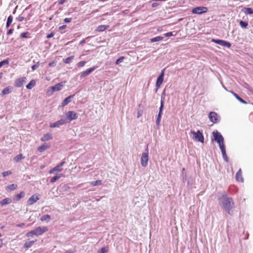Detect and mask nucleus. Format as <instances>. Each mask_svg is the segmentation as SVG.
<instances>
[{"label":"nucleus","instance_id":"f257e3e1","mask_svg":"<svg viewBox=\"0 0 253 253\" xmlns=\"http://www.w3.org/2000/svg\"><path fill=\"white\" fill-rule=\"evenodd\" d=\"M219 204L220 206L228 214L232 215V209L234 206V203L232 198H229L226 194H223L218 198Z\"/></svg>","mask_w":253,"mask_h":253},{"label":"nucleus","instance_id":"f03ea898","mask_svg":"<svg viewBox=\"0 0 253 253\" xmlns=\"http://www.w3.org/2000/svg\"><path fill=\"white\" fill-rule=\"evenodd\" d=\"M48 228L46 227H38L33 230L26 233V236L27 237H32L33 235L37 236H40L47 231Z\"/></svg>","mask_w":253,"mask_h":253},{"label":"nucleus","instance_id":"7ed1b4c3","mask_svg":"<svg viewBox=\"0 0 253 253\" xmlns=\"http://www.w3.org/2000/svg\"><path fill=\"white\" fill-rule=\"evenodd\" d=\"M148 155V147L147 145L145 149V151L142 154L141 157V165L142 167L145 168L148 165L149 160Z\"/></svg>","mask_w":253,"mask_h":253},{"label":"nucleus","instance_id":"20e7f679","mask_svg":"<svg viewBox=\"0 0 253 253\" xmlns=\"http://www.w3.org/2000/svg\"><path fill=\"white\" fill-rule=\"evenodd\" d=\"M210 121L213 124H217L220 122V117L215 112H211L208 115Z\"/></svg>","mask_w":253,"mask_h":253},{"label":"nucleus","instance_id":"39448f33","mask_svg":"<svg viewBox=\"0 0 253 253\" xmlns=\"http://www.w3.org/2000/svg\"><path fill=\"white\" fill-rule=\"evenodd\" d=\"M212 135L214 137V140L216 141L218 144L224 142L223 136L220 132H218V131H214L212 132Z\"/></svg>","mask_w":253,"mask_h":253},{"label":"nucleus","instance_id":"423d86ee","mask_svg":"<svg viewBox=\"0 0 253 253\" xmlns=\"http://www.w3.org/2000/svg\"><path fill=\"white\" fill-rule=\"evenodd\" d=\"M208 8L205 6L196 7L192 10V12L193 14H202L208 11Z\"/></svg>","mask_w":253,"mask_h":253},{"label":"nucleus","instance_id":"0eeeda50","mask_svg":"<svg viewBox=\"0 0 253 253\" xmlns=\"http://www.w3.org/2000/svg\"><path fill=\"white\" fill-rule=\"evenodd\" d=\"M66 116L68 120V123H70L71 121L77 119L78 115L74 111H69L66 113Z\"/></svg>","mask_w":253,"mask_h":253},{"label":"nucleus","instance_id":"6e6552de","mask_svg":"<svg viewBox=\"0 0 253 253\" xmlns=\"http://www.w3.org/2000/svg\"><path fill=\"white\" fill-rule=\"evenodd\" d=\"M212 42L220 45L226 47L227 48H230L231 46V44L229 42L226 41L219 39H212Z\"/></svg>","mask_w":253,"mask_h":253},{"label":"nucleus","instance_id":"1a4fd4ad","mask_svg":"<svg viewBox=\"0 0 253 253\" xmlns=\"http://www.w3.org/2000/svg\"><path fill=\"white\" fill-rule=\"evenodd\" d=\"M194 135V139L200 142L204 143V137L202 132L200 130H198L196 132L194 131L192 132Z\"/></svg>","mask_w":253,"mask_h":253},{"label":"nucleus","instance_id":"9d476101","mask_svg":"<svg viewBox=\"0 0 253 253\" xmlns=\"http://www.w3.org/2000/svg\"><path fill=\"white\" fill-rule=\"evenodd\" d=\"M164 69L162 71L160 75L158 76L156 83V87L157 89L160 88L161 85L162 84L164 81Z\"/></svg>","mask_w":253,"mask_h":253},{"label":"nucleus","instance_id":"9b49d317","mask_svg":"<svg viewBox=\"0 0 253 253\" xmlns=\"http://www.w3.org/2000/svg\"><path fill=\"white\" fill-rule=\"evenodd\" d=\"M67 122L66 121V120L64 119H61L60 120L54 122L53 123H51L49 125V126L51 128L53 127H58L61 126H62L66 124Z\"/></svg>","mask_w":253,"mask_h":253},{"label":"nucleus","instance_id":"f8f14e48","mask_svg":"<svg viewBox=\"0 0 253 253\" xmlns=\"http://www.w3.org/2000/svg\"><path fill=\"white\" fill-rule=\"evenodd\" d=\"M26 78L22 77L16 79L14 83V86L17 87H21L24 83L26 82Z\"/></svg>","mask_w":253,"mask_h":253},{"label":"nucleus","instance_id":"ddd939ff","mask_svg":"<svg viewBox=\"0 0 253 253\" xmlns=\"http://www.w3.org/2000/svg\"><path fill=\"white\" fill-rule=\"evenodd\" d=\"M65 82H60L58 84H56L55 85L51 86L50 88L52 92H55L61 90L64 86Z\"/></svg>","mask_w":253,"mask_h":253},{"label":"nucleus","instance_id":"4468645a","mask_svg":"<svg viewBox=\"0 0 253 253\" xmlns=\"http://www.w3.org/2000/svg\"><path fill=\"white\" fill-rule=\"evenodd\" d=\"M96 68H97V66H94L93 67L87 69L84 72H83L82 73H81V76H80L81 78H83L84 77L88 75L91 72L94 71Z\"/></svg>","mask_w":253,"mask_h":253},{"label":"nucleus","instance_id":"2eb2a0df","mask_svg":"<svg viewBox=\"0 0 253 253\" xmlns=\"http://www.w3.org/2000/svg\"><path fill=\"white\" fill-rule=\"evenodd\" d=\"M39 200V198L37 195H33L28 199L27 203L29 205H32Z\"/></svg>","mask_w":253,"mask_h":253},{"label":"nucleus","instance_id":"dca6fc26","mask_svg":"<svg viewBox=\"0 0 253 253\" xmlns=\"http://www.w3.org/2000/svg\"><path fill=\"white\" fill-rule=\"evenodd\" d=\"M12 89L13 88L11 86H7L2 90L0 95L2 96L3 95L9 94L12 92Z\"/></svg>","mask_w":253,"mask_h":253},{"label":"nucleus","instance_id":"f3484780","mask_svg":"<svg viewBox=\"0 0 253 253\" xmlns=\"http://www.w3.org/2000/svg\"><path fill=\"white\" fill-rule=\"evenodd\" d=\"M12 199L10 198H6L0 201V206L3 207L11 203Z\"/></svg>","mask_w":253,"mask_h":253},{"label":"nucleus","instance_id":"a211bd4d","mask_svg":"<svg viewBox=\"0 0 253 253\" xmlns=\"http://www.w3.org/2000/svg\"><path fill=\"white\" fill-rule=\"evenodd\" d=\"M49 147L50 145L46 143H44L38 148V150L40 152H42L47 149L49 148Z\"/></svg>","mask_w":253,"mask_h":253},{"label":"nucleus","instance_id":"6ab92c4d","mask_svg":"<svg viewBox=\"0 0 253 253\" xmlns=\"http://www.w3.org/2000/svg\"><path fill=\"white\" fill-rule=\"evenodd\" d=\"M74 97V95H70L68 97H66L62 102L61 106L62 107H64L67 105L68 103H69L71 101V99Z\"/></svg>","mask_w":253,"mask_h":253},{"label":"nucleus","instance_id":"aec40b11","mask_svg":"<svg viewBox=\"0 0 253 253\" xmlns=\"http://www.w3.org/2000/svg\"><path fill=\"white\" fill-rule=\"evenodd\" d=\"M52 139V136L51 134L48 133H46L41 138V140L42 141H46Z\"/></svg>","mask_w":253,"mask_h":253},{"label":"nucleus","instance_id":"412c9836","mask_svg":"<svg viewBox=\"0 0 253 253\" xmlns=\"http://www.w3.org/2000/svg\"><path fill=\"white\" fill-rule=\"evenodd\" d=\"M25 196V193L24 191H22L19 194H18L17 195H16L14 198H13V200L16 201H19L21 198L24 197V196Z\"/></svg>","mask_w":253,"mask_h":253},{"label":"nucleus","instance_id":"4be33fe9","mask_svg":"<svg viewBox=\"0 0 253 253\" xmlns=\"http://www.w3.org/2000/svg\"><path fill=\"white\" fill-rule=\"evenodd\" d=\"M109 27V25H99L97 26L96 31L98 32H101L104 31Z\"/></svg>","mask_w":253,"mask_h":253},{"label":"nucleus","instance_id":"5701e85b","mask_svg":"<svg viewBox=\"0 0 253 253\" xmlns=\"http://www.w3.org/2000/svg\"><path fill=\"white\" fill-rule=\"evenodd\" d=\"M236 179L239 182H243V178L242 176V171L240 169L236 174Z\"/></svg>","mask_w":253,"mask_h":253},{"label":"nucleus","instance_id":"b1692460","mask_svg":"<svg viewBox=\"0 0 253 253\" xmlns=\"http://www.w3.org/2000/svg\"><path fill=\"white\" fill-rule=\"evenodd\" d=\"M36 241H37V240H35L34 241H27L24 243V244L23 245V247L26 249L30 248L32 247L33 244Z\"/></svg>","mask_w":253,"mask_h":253},{"label":"nucleus","instance_id":"393cba45","mask_svg":"<svg viewBox=\"0 0 253 253\" xmlns=\"http://www.w3.org/2000/svg\"><path fill=\"white\" fill-rule=\"evenodd\" d=\"M232 94L236 97V98L239 100L240 102L243 103V104H247V102L243 99L242 98H241L237 94L235 93L233 91L231 92Z\"/></svg>","mask_w":253,"mask_h":253},{"label":"nucleus","instance_id":"a878e982","mask_svg":"<svg viewBox=\"0 0 253 253\" xmlns=\"http://www.w3.org/2000/svg\"><path fill=\"white\" fill-rule=\"evenodd\" d=\"M243 11L246 14H253V9L250 7H245L243 10Z\"/></svg>","mask_w":253,"mask_h":253},{"label":"nucleus","instance_id":"bb28decb","mask_svg":"<svg viewBox=\"0 0 253 253\" xmlns=\"http://www.w3.org/2000/svg\"><path fill=\"white\" fill-rule=\"evenodd\" d=\"M65 163V161H62L54 167V168L56 169L57 172H61L62 170L61 167Z\"/></svg>","mask_w":253,"mask_h":253},{"label":"nucleus","instance_id":"cd10ccee","mask_svg":"<svg viewBox=\"0 0 253 253\" xmlns=\"http://www.w3.org/2000/svg\"><path fill=\"white\" fill-rule=\"evenodd\" d=\"M17 187V185L15 184H12L8 185L5 187L6 190H9L10 191L14 190Z\"/></svg>","mask_w":253,"mask_h":253},{"label":"nucleus","instance_id":"c85d7f7f","mask_svg":"<svg viewBox=\"0 0 253 253\" xmlns=\"http://www.w3.org/2000/svg\"><path fill=\"white\" fill-rule=\"evenodd\" d=\"M35 81L33 80L28 84L26 85V88L28 89H31L35 85Z\"/></svg>","mask_w":253,"mask_h":253},{"label":"nucleus","instance_id":"c756f323","mask_svg":"<svg viewBox=\"0 0 253 253\" xmlns=\"http://www.w3.org/2000/svg\"><path fill=\"white\" fill-rule=\"evenodd\" d=\"M25 158V157L23 156L22 154H20L17 156H16L14 158V160L16 162H19V161H20L21 160H23Z\"/></svg>","mask_w":253,"mask_h":253},{"label":"nucleus","instance_id":"7c9ffc66","mask_svg":"<svg viewBox=\"0 0 253 253\" xmlns=\"http://www.w3.org/2000/svg\"><path fill=\"white\" fill-rule=\"evenodd\" d=\"M74 56H69V57L64 59L63 60V62L65 64H69L72 62V60L74 59Z\"/></svg>","mask_w":253,"mask_h":253},{"label":"nucleus","instance_id":"2f4dec72","mask_svg":"<svg viewBox=\"0 0 253 253\" xmlns=\"http://www.w3.org/2000/svg\"><path fill=\"white\" fill-rule=\"evenodd\" d=\"M50 216L48 214H45L42 216L41 218V220L42 221H46L47 222L49 221L50 220Z\"/></svg>","mask_w":253,"mask_h":253},{"label":"nucleus","instance_id":"473e14b6","mask_svg":"<svg viewBox=\"0 0 253 253\" xmlns=\"http://www.w3.org/2000/svg\"><path fill=\"white\" fill-rule=\"evenodd\" d=\"M13 20V16L12 15H9L7 18L6 24V27L8 28L10 24H11Z\"/></svg>","mask_w":253,"mask_h":253},{"label":"nucleus","instance_id":"72a5a7b5","mask_svg":"<svg viewBox=\"0 0 253 253\" xmlns=\"http://www.w3.org/2000/svg\"><path fill=\"white\" fill-rule=\"evenodd\" d=\"M30 34L29 32L22 33L20 35V37L22 38L29 39L30 38Z\"/></svg>","mask_w":253,"mask_h":253},{"label":"nucleus","instance_id":"f704fd0d","mask_svg":"<svg viewBox=\"0 0 253 253\" xmlns=\"http://www.w3.org/2000/svg\"><path fill=\"white\" fill-rule=\"evenodd\" d=\"M239 25L242 28H246L248 25V22L241 20L239 22Z\"/></svg>","mask_w":253,"mask_h":253},{"label":"nucleus","instance_id":"c9c22d12","mask_svg":"<svg viewBox=\"0 0 253 253\" xmlns=\"http://www.w3.org/2000/svg\"><path fill=\"white\" fill-rule=\"evenodd\" d=\"M102 184L101 180H97L96 181H93L90 182V184L92 186H95L98 185H101Z\"/></svg>","mask_w":253,"mask_h":253},{"label":"nucleus","instance_id":"e433bc0d","mask_svg":"<svg viewBox=\"0 0 253 253\" xmlns=\"http://www.w3.org/2000/svg\"><path fill=\"white\" fill-rule=\"evenodd\" d=\"M163 37L161 36H158L151 39V42H156L158 41H162L163 40Z\"/></svg>","mask_w":253,"mask_h":253},{"label":"nucleus","instance_id":"4c0bfd02","mask_svg":"<svg viewBox=\"0 0 253 253\" xmlns=\"http://www.w3.org/2000/svg\"><path fill=\"white\" fill-rule=\"evenodd\" d=\"M9 60L8 59H5L0 62V68L3 65H7L9 64Z\"/></svg>","mask_w":253,"mask_h":253},{"label":"nucleus","instance_id":"58836bf2","mask_svg":"<svg viewBox=\"0 0 253 253\" xmlns=\"http://www.w3.org/2000/svg\"><path fill=\"white\" fill-rule=\"evenodd\" d=\"M61 177L60 175H56L52 177L50 180V182L53 183L55 182L57 180Z\"/></svg>","mask_w":253,"mask_h":253},{"label":"nucleus","instance_id":"ea45409f","mask_svg":"<svg viewBox=\"0 0 253 253\" xmlns=\"http://www.w3.org/2000/svg\"><path fill=\"white\" fill-rule=\"evenodd\" d=\"M162 114H160V113H158V116L157 118V120H156V125L157 126L160 125L161 120V117H162Z\"/></svg>","mask_w":253,"mask_h":253},{"label":"nucleus","instance_id":"a19ab883","mask_svg":"<svg viewBox=\"0 0 253 253\" xmlns=\"http://www.w3.org/2000/svg\"><path fill=\"white\" fill-rule=\"evenodd\" d=\"M242 85H243V86L244 87H245V88L248 89L249 90H252V87L250 86V85L248 84H247L246 82H244L243 84Z\"/></svg>","mask_w":253,"mask_h":253},{"label":"nucleus","instance_id":"79ce46f5","mask_svg":"<svg viewBox=\"0 0 253 253\" xmlns=\"http://www.w3.org/2000/svg\"><path fill=\"white\" fill-rule=\"evenodd\" d=\"M125 57L124 56H121L119 58H118L116 61V65H119L120 63H121V62H122L124 60V59H125Z\"/></svg>","mask_w":253,"mask_h":253},{"label":"nucleus","instance_id":"37998d69","mask_svg":"<svg viewBox=\"0 0 253 253\" xmlns=\"http://www.w3.org/2000/svg\"><path fill=\"white\" fill-rule=\"evenodd\" d=\"M11 174V172L10 170L4 171L1 173L2 176L4 177H5L9 175H10Z\"/></svg>","mask_w":253,"mask_h":253},{"label":"nucleus","instance_id":"c03bdc74","mask_svg":"<svg viewBox=\"0 0 253 253\" xmlns=\"http://www.w3.org/2000/svg\"><path fill=\"white\" fill-rule=\"evenodd\" d=\"M40 66V62H37L36 63V64H35V65H33L31 68H32V69L33 71H34L36 69H37Z\"/></svg>","mask_w":253,"mask_h":253},{"label":"nucleus","instance_id":"a18cd8bd","mask_svg":"<svg viewBox=\"0 0 253 253\" xmlns=\"http://www.w3.org/2000/svg\"><path fill=\"white\" fill-rule=\"evenodd\" d=\"M108 251L107 247L102 248L98 253H106Z\"/></svg>","mask_w":253,"mask_h":253},{"label":"nucleus","instance_id":"49530a36","mask_svg":"<svg viewBox=\"0 0 253 253\" xmlns=\"http://www.w3.org/2000/svg\"><path fill=\"white\" fill-rule=\"evenodd\" d=\"M222 157H223V159H224V160L226 162H228L229 160H228V158L226 155V153H222Z\"/></svg>","mask_w":253,"mask_h":253},{"label":"nucleus","instance_id":"de8ad7c7","mask_svg":"<svg viewBox=\"0 0 253 253\" xmlns=\"http://www.w3.org/2000/svg\"><path fill=\"white\" fill-rule=\"evenodd\" d=\"M22 14H23V13L16 18V20H18L19 22H21L24 19V17L22 16Z\"/></svg>","mask_w":253,"mask_h":253},{"label":"nucleus","instance_id":"09e8293b","mask_svg":"<svg viewBox=\"0 0 253 253\" xmlns=\"http://www.w3.org/2000/svg\"><path fill=\"white\" fill-rule=\"evenodd\" d=\"M164 103H163V102L161 103V105L159 108V113H160V114H162L163 110V108H164Z\"/></svg>","mask_w":253,"mask_h":253},{"label":"nucleus","instance_id":"8fccbe9b","mask_svg":"<svg viewBox=\"0 0 253 253\" xmlns=\"http://www.w3.org/2000/svg\"><path fill=\"white\" fill-rule=\"evenodd\" d=\"M85 63H86V62H85V61H80V62H79L77 64V66H78V67H82L84 66V65L85 64Z\"/></svg>","mask_w":253,"mask_h":253},{"label":"nucleus","instance_id":"3c124183","mask_svg":"<svg viewBox=\"0 0 253 253\" xmlns=\"http://www.w3.org/2000/svg\"><path fill=\"white\" fill-rule=\"evenodd\" d=\"M218 145H219V148L220 149V150H221L222 149L223 150V149H225V144H224V142H222L221 143H220Z\"/></svg>","mask_w":253,"mask_h":253},{"label":"nucleus","instance_id":"603ef678","mask_svg":"<svg viewBox=\"0 0 253 253\" xmlns=\"http://www.w3.org/2000/svg\"><path fill=\"white\" fill-rule=\"evenodd\" d=\"M164 35L166 37H169L174 36L173 32H171L166 33L164 34Z\"/></svg>","mask_w":253,"mask_h":253},{"label":"nucleus","instance_id":"864d4df0","mask_svg":"<svg viewBox=\"0 0 253 253\" xmlns=\"http://www.w3.org/2000/svg\"><path fill=\"white\" fill-rule=\"evenodd\" d=\"M165 96V91H164L161 96V103L163 102L164 103Z\"/></svg>","mask_w":253,"mask_h":253},{"label":"nucleus","instance_id":"5fc2aeb1","mask_svg":"<svg viewBox=\"0 0 253 253\" xmlns=\"http://www.w3.org/2000/svg\"><path fill=\"white\" fill-rule=\"evenodd\" d=\"M54 33L53 32H51L46 36V38L50 39V38L53 37L54 36Z\"/></svg>","mask_w":253,"mask_h":253},{"label":"nucleus","instance_id":"6e6d98bb","mask_svg":"<svg viewBox=\"0 0 253 253\" xmlns=\"http://www.w3.org/2000/svg\"><path fill=\"white\" fill-rule=\"evenodd\" d=\"M71 21H72V18H66L64 20V21L65 23H70V22H71Z\"/></svg>","mask_w":253,"mask_h":253},{"label":"nucleus","instance_id":"4d7b16f0","mask_svg":"<svg viewBox=\"0 0 253 253\" xmlns=\"http://www.w3.org/2000/svg\"><path fill=\"white\" fill-rule=\"evenodd\" d=\"M13 29H10L9 30H8L7 31V33H6V34L7 35H9L10 34H11L13 32Z\"/></svg>","mask_w":253,"mask_h":253},{"label":"nucleus","instance_id":"13d9d810","mask_svg":"<svg viewBox=\"0 0 253 253\" xmlns=\"http://www.w3.org/2000/svg\"><path fill=\"white\" fill-rule=\"evenodd\" d=\"M54 172H57V170H56V169L53 168V169H50L49 170V173L51 174V173H53Z\"/></svg>","mask_w":253,"mask_h":253},{"label":"nucleus","instance_id":"bf43d9fd","mask_svg":"<svg viewBox=\"0 0 253 253\" xmlns=\"http://www.w3.org/2000/svg\"><path fill=\"white\" fill-rule=\"evenodd\" d=\"M66 1V0H59L58 3L59 4L61 5L64 4Z\"/></svg>","mask_w":253,"mask_h":253},{"label":"nucleus","instance_id":"052dcab7","mask_svg":"<svg viewBox=\"0 0 253 253\" xmlns=\"http://www.w3.org/2000/svg\"><path fill=\"white\" fill-rule=\"evenodd\" d=\"M55 62L54 61L50 62L48 64L49 66L50 67H53L55 65Z\"/></svg>","mask_w":253,"mask_h":253},{"label":"nucleus","instance_id":"680f3d73","mask_svg":"<svg viewBox=\"0 0 253 253\" xmlns=\"http://www.w3.org/2000/svg\"><path fill=\"white\" fill-rule=\"evenodd\" d=\"M16 226L17 227H20V228H22V227H23L25 226V224L24 223H21L17 224Z\"/></svg>","mask_w":253,"mask_h":253},{"label":"nucleus","instance_id":"e2e57ef3","mask_svg":"<svg viewBox=\"0 0 253 253\" xmlns=\"http://www.w3.org/2000/svg\"><path fill=\"white\" fill-rule=\"evenodd\" d=\"M66 27H67V26L66 25H63L60 26L59 27V29L61 30H63V29H65Z\"/></svg>","mask_w":253,"mask_h":253},{"label":"nucleus","instance_id":"0e129e2a","mask_svg":"<svg viewBox=\"0 0 253 253\" xmlns=\"http://www.w3.org/2000/svg\"><path fill=\"white\" fill-rule=\"evenodd\" d=\"M158 5H159V3H158V2H154L152 4V6L153 7H155L157 6Z\"/></svg>","mask_w":253,"mask_h":253},{"label":"nucleus","instance_id":"69168bd1","mask_svg":"<svg viewBox=\"0 0 253 253\" xmlns=\"http://www.w3.org/2000/svg\"><path fill=\"white\" fill-rule=\"evenodd\" d=\"M64 253H74V252H73L72 250H67Z\"/></svg>","mask_w":253,"mask_h":253},{"label":"nucleus","instance_id":"338daca9","mask_svg":"<svg viewBox=\"0 0 253 253\" xmlns=\"http://www.w3.org/2000/svg\"><path fill=\"white\" fill-rule=\"evenodd\" d=\"M221 84H222V87H223L225 90H227L226 87L224 86V85L223 84V83H222V82H221Z\"/></svg>","mask_w":253,"mask_h":253},{"label":"nucleus","instance_id":"774afa93","mask_svg":"<svg viewBox=\"0 0 253 253\" xmlns=\"http://www.w3.org/2000/svg\"><path fill=\"white\" fill-rule=\"evenodd\" d=\"M221 153H226V149H224L223 150H221Z\"/></svg>","mask_w":253,"mask_h":253}]
</instances>
